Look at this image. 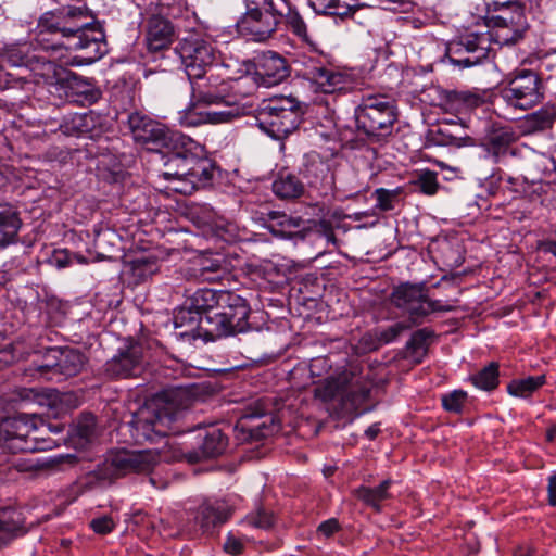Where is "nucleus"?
I'll return each instance as SVG.
<instances>
[{"label":"nucleus","mask_w":556,"mask_h":556,"mask_svg":"<svg viewBox=\"0 0 556 556\" xmlns=\"http://www.w3.org/2000/svg\"><path fill=\"white\" fill-rule=\"evenodd\" d=\"M388 2L391 5L387 9L391 11L407 12L412 7V2L409 0H388Z\"/></svg>","instance_id":"nucleus-59"},{"label":"nucleus","mask_w":556,"mask_h":556,"mask_svg":"<svg viewBox=\"0 0 556 556\" xmlns=\"http://www.w3.org/2000/svg\"><path fill=\"white\" fill-rule=\"evenodd\" d=\"M429 141L435 146L460 148L472 144V138L467 134H448L447 125L441 122L428 135Z\"/></svg>","instance_id":"nucleus-40"},{"label":"nucleus","mask_w":556,"mask_h":556,"mask_svg":"<svg viewBox=\"0 0 556 556\" xmlns=\"http://www.w3.org/2000/svg\"><path fill=\"white\" fill-rule=\"evenodd\" d=\"M303 110L292 97H274L262 101L256 121L260 128L276 140L294 131L302 121Z\"/></svg>","instance_id":"nucleus-8"},{"label":"nucleus","mask_w":556,"mask_h":556,"mask_svg":"<svg viewBox=\"0 0 556 556\" xmlns=\"http://www.w3.org/2000/svg\"><path fill=\"white\" fill-rule=\"evenodd\" d=\"M435 252L442 264L451 269L457 268L464 263L460 245L456 241L447 239L439 241Z\"/></svg>","instance_id":"nucleus-43"},{"label":"nucleus","mask_w":556,"mask_h":556,"mask_svg":"<svg viewBox=\"0 0 556 556\" xmlns=\"http://www.w3.org/2000/svg\"><path fill=\"white\" fill-rule=\"evenodd\" d=\"M342 392L341 409L344 416L355 417L365 412L362 406L367 402L370 388L363 377L344 370L338 376H329L314 389L315 397L327 402Z\"/></svg>","instance_id":"nucleus-7"},{"label":"nucleus","mask_w":556,"mask_h":556,"mask_svg":"<svg viewBox=\"0 0 556 556\" xmlns=\"http://www.w3.org/2000/svg\"><path fill=\"white\" fill-rule=\"evenodd\" d=\"M287 11L282 18L286 20L293 35L308 45L312 52L317 53V55L307 56L303 61L302 76L315 84L324 93H334L349 89L352 84L350 75L338 71L331 64L329 55L318 51L316 43L308 35L304 20L292 7L290 0H287Z\"/></svg>","instance_id":"nucleus-4"},{"label":"nucleus","mask_w":556,"mask_h":556,"mask_svg":"<svg viewBox=\"0 0 556 556\" xmlns=\"http://www.w3.org/2000/svg\"><path fill=\"white\" fill-rule=\"evenodd\" d=\"M227 290L199 289L185 302L202 317H211L220 307L222 295Z\"/></svg>","instance_id":"nucleus-34"},{"label":"nucleus","mask_w":556,"mask_h":556,"mask_svg":"<svg viewBox=\"0 0 556 556\" xmlns=\"http://www.w3.org/2000/svg\"><path fill=\"white\" fill-rule=\"evenodd\" d=\"M467 400V393L463 390H454L442 396V406L446 412L460 413Z\"/></svg>","instance_id":"nucleus-49"},{"label":"nucleus","mask_w":556,"mask_h":556,"mask_svg":"<svg viewBox=\"0 0 556 556\" xmlns=\"http://www.w3.org/2000/svg\"><path fill=\"white\" fill-rule=\"evenodd\" d=\"M380 432V427H379V424H374L371 425L370 427H368L365 431V435L369 439V440H375L377 438V435L379 434Z\"/></svg>","instance_id":"nucleus-63"},{"label":"nucleus","mask_w":556,"mask_h":556,"mask_svg":"<svg viewBox=\"0 0 556 556\" xmlns=\"http://www.w3.org/2000/svg\"><path fill=\"white\" fill-rule=\"evenodd\" d=\"M254 80L264 86L279 85L290 75L286 58L275 51H264L255 58Z\"/></svg>","instance_id":"nucleus-22"},{"label":"nucleus","mask_w":556,"mask_h":556,"mask_svg":"<svg viewBox=\"0 0 556 556\" xmlns=\"http://www.w3.org/2000/svg\"><path fill=\"white\" fill-rule=\"evenodd\" d=\"M244 522L253 528L268 530L275 523V516L271 511L258 507L245 517Z\"/></svg>","instance_id":"nucleus-48"},{"label":"nucleus","mask_w":556,"mask_h":556,"mask_svg":"<svg viewBox=\"0 0 556 556\" xmlns=\"http://www.w3.org/2000/svg\"><path fill=\"white\" fill-rule=\"evenodd\" d=\"M48 13L65 37L67 49L79 52L67 65H90L108 53L104 29L88 8L63 5Z\"/></svg>","instance_id":"nucleus-3"},{"label":"nucleus","mask_w":556,"mask_h":556,"mask_svg":"<svg viewBox=\"0 0 556 556\" xmlns=\"http://www.w3.org/2000/svg\"><path fill=\"white\" fill-rule=\"evenodd\" d=\"M36 431L25 416L0 418V447L13 454L45 450V441L33 435Z\"/></svg>","instance_id":"nucleus-15"},{"label":"nucleus","mask_w":556,"mask_h":556,"mask_svg":"<svg viewBox=\"0 0 556 556\" xmlns=\"http://www.w3.org/2000/svg\"><path fill=\"white\" fill-rule=\"evenodd\" d=\"M78 462V458L76 455L67 454V455H60L56 457L49 458L42 464V468L48 469H62L63 466L66 464L68 466H74Z\"/></svg>","instance_id":"nucleus-54"},{"label":"nucleus","mask_w":556,"mask_h":556,"mask_svg":"<svg viewBox=\"0 0 556 556\" xmlns=\"http://www.w3.org/2000/svg\"><path fill=\"white\" fill-rule=\"evenodd\" d=\"M556 122V105L545 104L540 110L527 114L522 122L521 128L525 134H536L549 130Z\"/></svg>","instance_id":"nucleus-36"},{"label":"nucleus","mask_w":556,"mask_h":556,"mask_svg":"<svg viewBox=\"0 0 556 556\" xmlns=\"http://www.w3.org/2000/svg\"><path fill=\"white\" fill-rule=\"evenodd\" d=\"M500 14L493 15L491 17H486L485 23H508L509 20H515V16L518 14L526 15L525 14V4L521 3L519 0H514L511 3L501 7L498 10Z\"/></svg>","instance_id":"nucleus-47"},{"label":"nucleus","mask_w":556,"mask_h":556,"mask_svg":"<svg viewBox=\"0 0 556 556\" xmlns=\"http://www.w3.org/2000/svg\"><path fill=\"white\" fill-rule=\"evenodd\" d=\"M251 308L244 298L226 291L222 295L220 307L203 321V327L211 340L235 336L250 330Z\"/></svg>","instance_id":"nucleus-9"},{"label":"nucleus","mask_w":556,"mask_h":556,"mask_svg":"<svg viewBox=\"0 0 556 556\" xmlns=\"http://www.w3.org/2000/svg\"><path fill=\"white\" fill-rule=\"evenodd\" d=\"M541 249L544 252L552 253L556 256V241L547 240L541 244Z\"/></svg>","instance_id":"nucleus-64"},{"label":"nucleus","mask_w":556,"mask_h":556,"mask_svg":"<svg viewBox=\"0 0 556 556\" xmlns=\"http://www.w3.org/2000/svg\"><path fill=\"white\" fill-rule=\"evenodd\" d=\"M443 124L447 125L448 134H466L465 126L453 119L443 121Z\"/></svg>","instance_id":"nucleus-61"},{"label":"nucleus","mask_w":556,"mask_h":556,"mask_svg":"<svg viewBox=\"0 0 556 556\" xmlns=\"http://www.w3.org/2000/svg\"><path fill=\"white\" fill-rule=\"evenodd\" d=\"M219 67L206 71L204 75L188 77L191 84L192 105H212L224 102L229 93L230 83L218 73Z\"/></svg>","instance_id":"nucleus-18"},{"label":"nucleus","mask_w":556,"mask_h":556,"mask_svg":"<svg viewBox=\"0 0 556 556\" xmlns=\"http://www.w3.org/2000/svg\"><path fill=\"white\" fill-rule=\"evenodd\" d=\"M415 188L426 195H434L439 189L438 174L432 170H422L413 181Z\"/></svg>","instance_id":"nucleus-46"},{"label":"nucleus","mask_w":556,"mask_h":556,"mask_svg":"<svg viewBox=\"0 0 556 556\" xmlns=\"http://www.w3.org/2000/svg\"><path fill=\"white\" fill-rule=\"evenodd\" d=\"M87 361L85 353L78 349L54 346L47 349L41 362H34L27 370L46 380L61 382L79 375Z\"/></svg>","instance_id":"nucleus-11"},{"label":"nucleus","mask_w":556,"mask_h":556,"mask_svg":"<svg viewBox=\"0 0 556 556\" xmlns=\"http://www.w3.org/2000/svg\"><path fill=\"white\" fill-rule=\"evenodd\" d=\"M484 27L491 37V42L498 46H511L523 39L525 34L529 29L526 15L518 14L515 20L508 23H485Z\"/></svg>","instance_id":"nucleus-25"},{"label":"nucleus","mask_w":556,"mask_h":556,"mask_svg":"<svg viewBox=\"0 0 556 556\" xmlns=\"http://www.w3.org/2000/svg\"><path fill=\"white\" fill-rule=\"evenodd\" d=\"M90 528L98 534L111 533L115 528V521L111 516L104 515L90 521Z\"/></svg>","instance_id":"nucleus-53"},{"label":"nucleus","mask_w":556,"mask_h":556,"mask_svg":"<svg viewBox=\"0 0 556 556\" xmlns=\"http://www.w3.org/2000/svg\"><path fill=\"white\" fill-rule=\"evenodd\" d=\"M227 269L219 260L203 261L195 270V278L202 282H217L224 278Z\"/></svg>","instance_id":"nucleus-45"},{"label":"nucleus","mask_w":556,"mask_h":556,"mask_svg":"<svg viewBox=\"0 0 556 556\" xmlns=\"http://www.w3.org/2000/svg\"><path fill=\"white\" fill-rule=\"evenodd\" d=\"M128 126L136 142L151 150H166L162 176L177 182L174 191L191 194L212 185L216 166L212 160L197 155L199 147L193 139L138 112L128 116Z\"/></svg>","instance_id":"nucleus-1"},{"label":"nucleus","mask_w":556,"mask_h":556,"mask_svg":"<svg viewBox=\"0 0 556 556\" xmlns=\"http://www.w3.org/2000/svg\"><path fill=\"white\" fill-rule=\"evenodd\" d=\"M269 219L274 223L271 230L282 238H304V219L302 217H292L282 212L271 211L268 213Z\"/></svg>","instance_id":"nucleus-37"},{"label":"nucleus","mask_w":556,"mask_h":556,"mask_svg":"<svg viewBox=\"0 0 556 556\" xmlns=\"http://www.w3.org/2000/svg\"><path fill=\"white\" fill-rule=\"evenodd\" d=\"M106 116L94 111L75 113L66 117L60 125V130L66 136L87 137L99 139L110 130Z\"/></svg>","instance_id":"nucleus-19"},{"label":"nucleus","mask_w":556,"mask_h":556,"mask_svg":"<svg viewBox=\"0 0 556 556\" xmlns=\"http://www.w3.org/2000/svg\"><path fill=\"white\" fill-rule=\"evenodd\" d=\"M195 383L173 384L164 389L151 403L140 407L127 422L138 444L154 443L168 434L173 422L190 408L200 396Z\"/></svg>","instance_id":"nucleus-2"},{"label":"nucleus","mask_w":556,"mask_h":556,"mask_svg":"<svg viewBox=\"0 0 556 556\" xmlns=\"http://www.w3.org/2000/svg\"><path fill=\"white\" fill-rule=\"evenodd\" d=\"M498 368V364L492 362L488 366L479 370L477 374L470 376L469 379L471 383L478 389L488 392L493 391L498 387L500 383Z\"/></svg>","instance_id":"nucleus-44"},{"label":"nucleus","mask_w":556,"mask_h":556,"mask_svg":"<svg viewBox=\"0 0 556 556\" xmlns=\"http://www.w3.org/2000/svg\"><path fill=\"white\" fill-rule=\"evenodd\" d=\"M408 327L404 323H395L387 328H379L375 332V337L381 344H388L394 341Z\"/></svg>","instance_id":"nucleus-51"},{"label":"nucleus","mask_w":556,"mask_h":556,"mask_svg":"<svg viewBox=\"0 0 556 556\" xmlns=\"http://www.w3.org/2000/svg\"><path fill=\"white\" fill-rule=\"evenodd\" d=\"M356 129L371 142H380L392 135L397 122L396 101L387 93H366L355 108Z\"/></svg>","instance_id":"nucleus-5"},{"label":"nucleus","mask_w":556,"mask_h":556,"mask_svg":"<svg viewBox=\"0 0 556 556\" xmlns=\"http://www.w3.org/2000/svg\"><path fill=\"white\" fill-rule=\"evenodd\" d=\"M392 484L390 479L383 480L378 486L369 488L362 485L353 491L355 497L376 511L381 510V503L390 498L389 489Z\"/></svg>","instance_id":"nucleus-39"},{"label":"nucleus","mask_w":556,"mask_h":556,"mask_svg":"<svg viewBox=\"0 0 556 556\" xmlns=\"http://www.w3.org/2000/svg\"><path fill=\"white\" fill-rule=\"evenodd\" d=\"M271 190L281 200H296L304 194L305 186L294 173L282 168L275 176Z\"/></svg>","instance_id":"nucleus-32"},{"label":"nucleus","mask_w":556,"mask_h":556,"mask_svg":"<svg viewBox=\"0 0 556 556\" xmlns=\"http://www.w3.org/2000/svg\"><path fill=\"white\" fill-rule=\"evenodd\" d=\"M201 441L197 448L184 452V458L189 464H197L203 459L222 455L228 445V437L216 426L204 429L199 434Z\"/></svg>","instance_id":"nucleus-24"},{"label":"nucleus","mask_w":556,"mask_h":556,"mask_svg":"<svg viewBox=\"0 0 556 556\" xmlns=\"http://www.w3.org/2000/svg\"><path fill=\"white\" fill-rule=\"evenodd\" d=\"M328 366L327 358L325 357H317L312 359L309 364V371L312 376H320V369Z\"/></svg>","instance_id":"nucleus-58"},{"label":"nucleus","mask_w":556,"mask_h":556,"mask_svg":"<svg viewBox=\"0 0 556 556\" xmlns=\"http://www.w3.org/2000/svg\"><path fill=\"white\" fill-rule=\"evenodd\" d=\"M22 227L18 207L10 202H0V251L18 242Z\"/></svg>","instance_id":"nucleus-28"},{"label":"nucleus","mask_w":556,"mask_h":556,"mask_svg":"<svg viewBox=\"0 0 556 556\" xmlns=\"http://www.w3.org/2000/svg\"><path fill=\"white\" fill-rule=\"evenodd\" d=\"M45 59L33 50L31 42L8 45L0 50L1 66H26L35 68V64L43 63Z\"/></svg>","instance_id":"nucleus-29"},{"label":"nucleus","mask_w":556,"mask_h":556,"mask_svg":"<svg viewBox=\"0 0 556 556\" xmlns=\"http://www.w3.org/2000/svg\"><path fill=\"white\" fill-rule=\"evenodd\" d=\"M491 37L486 31H466L459 36L457 42L454 43L453 54L462 51L468 52L470 55L464 59L450 56L452 63L462 67H469L478 64L481 60L488 58L491 50Z\"/></svg>","instance_id":"nucleus-21"},{"label":"nucleus","mask_w":556,"mask_h":556,"mask_svg":"<svg viewBox=\"0 0 556 556\" xmlns=\"http://www.w3.org/2000/svg\"><path fill=\"white\" fill-rule=\"evenodd\" d=\"M517 139L516 134L509 128L494 130L489 138L488 151L495 159V162H501L508 154L515 156L517 149L513 144Z\"/></svg>","instance_id":"nucleus-38"},{"label":"nucleus","mask_w":556,"mask_h":556,"mask_svg":"<svg viewBox=\"0 0 556 556\" xmlns=\"http://www.w3.org/2000/svg\"><path fill=\"white\" fill-rule=\"evenodd\" d=\"M299 174L306 180L308 190L316 197L332 199L334 197V174L330 164L318 153L311 152L303 156Z\"/></svg>","instance_id":"nucleus-17"},{"label":"nucleus","mask_w":556,"mask_h":556,"mask_svg":"<svg viewBox=\"0 0 556 556\" xmlns=\"http://www.w3.org/2000/svg\"><path fill=\"white\" fill-rule=\"evenodd\" d=\"M361 0H308L318 14L333 15L340 18L352 17L364 5Z\"/></svg>","instance_id":"nucleus-35"},{"label":"nucleus","mask_w":556,"mask_h":556,"mask_svg":"<svg viewBox=\"0 0 556 556\" xmlns=\"http://www.w3.org/2000/svg\"><path fill=\"white\" fill-rule=\"evenodd\" d=\"M147 365L146 349L142 343L134 340L117 350L101 368V375L106 379H128L139 377Z\"/></svg>","instance_id":"nucleus-16"},{"label":"nucleus","mask_w":556,"mask_h":556,"mask_svg":"<svg viewBox=\"0 0 556 556\" xmlns=\"http://www.w3.org/2000/svg\"><path fill=\"white\" fill-rule=\"evenodd\" d=\"M155 464L156 455L150 450H119L111 452L91 476L98 481L112 482L130 473H149Z\"/></svg>","instance_id":"nucleus-12"},{"label":"nucleus","mask_w":556,"mask_h":556,"mask_svg":"<svg viewBox=\"0 0 556 556\" xmlns=\"http://www.w3.org/2000/svg\"><path fill=\"white\" fill-rule=\"evenodd\" d=\"M441 106L448 112H466L484 103L483 96L470 90H446L441 98Z\"/></svg>","instance_id":"nucleus-31"},{"label":"nucleus","mask_w":556,"mask_h":556,"mask_svg":"<svg viewBox=\"0 0 556 556\" xmlns=\"http://www.w3.org/2000/svg\"><path fill=\"white\" fill-rule=\"evenodd\" d=\"M434 332L429 328H422L415 331L408 342L406 343L407 350L413 353H418L419 351H426V346L428 340L432 338Z\"/></svg>","instance_id":"nucleus-50"},{"label":"nucleus","mask_w":556,"mask_h":556,"mask_svg":"<svg viewBox=\"0 0 556 556\" xmlns=\"http://www.w3.org/2000/svg\"><path fill=\"white\" fill-rule=\"evenodd\" d=\"M30 42L35 52L42 51L49 56H61L63 50H68L65 37L48 11L39 17Z\"/></svg>","instance_id":"nucleus-20"},{"label":"nucleus","mask_w":556,"mask_h":556,"mask_svg":"<svg viewBox=\"0 0 556 556\" xmlns=\"http://www.w3.org/2000/svg\"><path fill=\"white\" fill-rule=\"evenodd\" d=\"M455 309L454 305L451 304H442L439 300H430L428 294L426 293V298L424 301V311L425 317L433 312H452Z\"/></svg>","instance_id":"nucleus-55"},{"label":"nucleus","mask_w":556,"mask_h":556,"mask_svg":"<svg viewBox=\"0 0 556 556\" xmlns=\"http://www.w3.org/2000/svg\"><path fill=\"white\" fill-rule=\"evenodd\" d=\"M176 37L173 23L162 15H152L146 24V42L151 52L167 49Z\"/></svg>","instance_id":"nucleus-26"},{"label":"nucleus","mask_w":556,"mask_h":556,"mask_svg":"<svg viewBox=\"0 0 556 556\" xmlns=\"http://www.w3.org/2000/svg\"><path fill=\"white\" fill-rule=\"evenodd\" d=\"M546 383L545 375L513 379L507 384V392L516 397L527 399Z\"/></svg>","instance_id":"nucleus-41"},{"label":"nucleus","mask_w":556,"mask_h":556,"mask_svg":"<svg viewBox=\"0 0 556 556\" xmlns=\"http://www.w3.org/2000/svg\"><path fill=\"white\" fill-rule=\"evenodd\" d=\"M24 528L21 514L14 509H0V545L8 541Z\"/></svg>","instance_id":"nucleus-42"},{"label":"nucleus","mask_w":556,"mask_h":556,"mask_svg":"<svg viewBox=\"0 0 556 556\" xmlns=\"http://www.w3.org/2000/svg\"><path fill=\"white\" fill-rule=\"evenodd\" d=\"M232 515V508L223 501H205L197 509L195 522L203 533H211L227 522Z\"/></svg>","instance_id":"nucleus-27"},{"label":"nucleus","mask_w":556,"mask_h":556,"mask_svg":"<svg viewBox=\"0 0 556 556\" xmlns=\"http://www.w3.org/2000/svg\"><path fill=\"white\" fill-rule=\"evenodd\" d=\"M548 503L552 506H556V475H553L548 478Z\"/></svg>","instance_id":"nucleus-60"},{"label":"nucleus","mask_w":556,"mask_h":556,"mask_svg":"<svg viewBox=\"0 0 556 556\" xmlns=\"http://www.w3.org/2000/svg\"><path fill=\"white\" fill-rule=\"evenodd\" d=\"M281 428L274 397H262L250 404L235 426L237 440L252 442L265 439Z\"/></svg>","instance_id":"nucleus-10"},{"label":"nucleus","mask_w":556,"mask_h":556,"mask_svg":"<svg viewBox=\"0 0 556 556\" xmlns=\"http://www.w3.org/2000/svg\"><path fill=\"white\" fill-rule=\"evenodd\" d=\"M188 77L204 75L218 67L217 51L214 46L197 33L181 38L176 47Z\"/></svg>","instance_id":"nucleus-14"},{"label":"nucleus","mask_w":556,"mask_h":556,"mask_svg":"<svg viewBox=\"0 0 556 556\" xmlns=\"http://www.w3.org/2000/svg\"><path fill=\"white\" fill-rule=\"evenodd\" d=\"M340 530L339 521L336 518H330L326 521H323L317 527V534L323 535L324 538H330L336 532Z\"/></svg>","instance_id":"nucleus-56"},{"label":"nucleus","mask_w":556,"mask_h":556,"mask_svg":"<svg viewBox=\"0 0 556 556\" xmlns=\"http://www.w3.org/2000/svg\"><path fill=\"white\" fill-rule=\"evenodd\" d=\"M224 549L226 553L237 556L242 554L244 545L239 539L235 538L232 534H229L224 543Z\"/></svg>","instance_id":"nucleus-57"},{"label":"nucleus","mask_w":556,"mask_h":556,"mask_svg":"<svg viewBox=\"0 0 556 556\" xmlns=\"http://www.w3.org/2000/svg\"><path fill=\"white\" fill-rule=\"evenodd\" d=\"M239 117V110L229 108L227 110L201 109L200 105H191L184 117L188 126H199L202 124H225Z\"/></svg>","instance_id":"nucleus-30"},{"label":"nucleus","mask_w":556,"mask_h":556,"mask_svg":"<svg viewBox=\"0 0 556 556\" xmlns=\"http://www.w3.org/2000/svg\"><path fill=\"white\" fill-rule=\"evenodd\" d=\"M500 96L511 108L529 110L543 100V81L536 72L520 70L502 87Z\"/></svg>","instance_id":"nucleus-13"},{"label":"nucleus","mask_w":556,"mask_h":556,"mask_svg":"<svg viewBox=\"0 0 556 556\" xmlns=\"http://www.w3.org/2000/svg\"><path fill=\"white\" fill-rule=\"evenodd\" d=\"M54 261L59 268H64L70 264L67 255L64 252L56 253L54 255Z\"/></svg>","instance_id":"nucleus-62"},{"label":"nucleus","mask_w":556,"mask_h":556,"mask_svg":"<svg viewBox=\"0 0 556 556\" xmlns=\"http://www.w3.org/2000/svg\"><path fill=\"white\" fill-rule=\"evenodd\" d=\"M428 292L424 283H401L391 293V302L404 309L413 323L420 324L425 318L424 301Z\"/></svg>","instance_id":"nucleus-23"},{"label":"nucleus","mask_w":556,"mask_h":556,"mask_svg":"<svg viewBox=\"0 0 556 556\" xmlns=\"http://www.w3.org/2000/svg\"><path fill=\"white\" fill-rule=\"evenodd\" d=\"M400 190H388L384 188H379L375 190V197L377 199V207L380 211L387 212L394 208V200L399 197Z\"/></svg>","instance_id":"nucleus-52"},{"label":"nucleus","mask_w":556,"mask_h":556,"mask_svg":"<svg viewBox=\"0 0 556 556\" xmlns=\"http://www.w3.org/2000/svg\"><path fill=\"white\" fill-rule=\"evenodd\" d=\"M245 12L237 22L238 31L253 41H265L277 31L287 0H243Z\"/></svg>","instance_id":"nucleus-6"},{"label":"nucleus","mask_w":556,"mask_h":556,"mask_svg":"<svg viewBox=\"0 0 556 556\" xmlns=\"http://www.w3.org/2000/svg\"><path fill=\"white\" fill-rule=\"evenodd\" d=\"M207 317H202L197 311L185 302L184 305L175 313L174 324L176 328L186 327L181 334H190L193 338H203L205 341H212L208 333L205 332L203 321Z\"/></svg>","instance_id":"nucleus-33"}]
</instances>
